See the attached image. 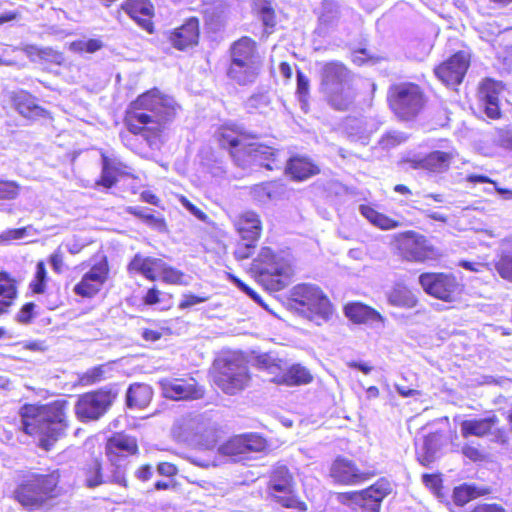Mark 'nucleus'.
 I'll return each instance as SVG.
<instances>
[{"label": "nucleus", "mask_w": 512, "mask_h": 512, "mask_svg": "<svg viewBox=\"0 0 512 512\" xmlns=\"http://www.w3.org/2000/svg\"><path fill=\"white\" fill-rule=\"evenodd\" d=\"M472 512H505L502 506L498 504H480Z\"/></svg>", "instance_id": "64"}, {"label": "nucleus", "mask_w": 512, "mask_h": 512, "mask_svg": "<svg viewBox=\"0 0 512 512\" xmlns=\"http://www.w3.org/2000/svg\"><path fill=\"white\" fill-rule=\"evenodd\" d=\"M406 140V136L402 132H389L382 139L381 144L384 148L396 146Z\"/></svg>", "instance_id": "53"}, {"label": "nucleus", "mask_w": 512, "mask_h": 512, "mask_svg": "<svg viewBox=\"0 0 512 512\" xmlns=\"http://www.w3.org/2000/svg\"><path fill=\"white\" fill-rule=\"evenodd\" d=\"M392 245L396 253L409 262L422 263L436 259L440 255L426 236L415 231L394 235Z\"/></svg>", "instance_id": "10"}, {"label": "nucleus", "mask_w": 512, "mask_h": 512, "mask_svg": "<svg viewBox=\"0 0 512 512\" xmlns=\"http://www.w3.org/2000/svg\"><path fill=\"white\" fill-rule=\"evenodd\" d=\"M118 394V386L110 384L81 395L74 407L77 418L81 421L98 420L110 409Z\"/></svg>", "instance_id": "11"}, {"label": "nucleus", "mask_w": 512, "mask_h": 512, "mask_svg": "<svg viewBox=\"0 0 512 512\" xmlns=\"http://www.w3.org/2000/svg\"><path fill=\"white\" fill-rule=\"evenodd\" d=\"M19 194V185L15 181L0 180V199H15Z\"/></svg>", "instance_id": "50"}, {"label": "nucleus", "mask_w": 512, "mask_h": 512, "mask_svg": "<svg viewBox=\"0 0 512 512\" xmlns=\"http://www.w3.org/2000/svg\"><path fill=\"white\" fill-rule=\"evenodd\" d=\"M152 389L147 384L135 383L130 385L126 394V403L129 408L143 409L152 399Z\"/></svg>", "instance_id": "34"}, {"label": "nucleus", "mask_w": 512, "mask_h": 512, "mask_svg": "<svg viewBox=\"0 0 512 512\" xmlns=\"http://www.w3.org/2000/svg\"><path fill=\"white\" fill-rule=\"evenodd\" d=\"M445 444V439L441 433H431L422 439L420 446H417L416 453L419 462L423 466H428L437 458L438 452Z\"/></svg>", "instance_id": "26"}, {"label": "nucleus", "mask_w": 512, "mask_h": 512, "mask_svg": "<svg viewBox=\"0 0 512 512\" xmlns=\"http://www.w3.org/2000/svg\"><path fill=\"white\" fill-rule=\"evenodd\" d=\"M17 296L15 283L4 272L0 273V314L6 313Z\"/></svg>", "instance_id": "38"}, {"label": "nucleus", "mask_w": 512, "mask_h": 512, "mask_svg": "<svg viewBox=\"0 0 512 512\" xmlns=\"http://www.w3.org/2000/svg\"><path fill=\"white\" fill-rule=\"evenodd\" d=\"M49 262L52 266V269L56 272V273H61L62 272V268H63V256L61 254V252L59 250L55 251L51 256H50V259H49Z\"/></svg>", "instance_id": "62"}, {"label": "nucleus", "mask_w": 512, "mask_h": 512, "mask_svg": "<svg viewBox=\"0 0 512 512\" xmlns=\"http://www.w3.org/2000/svg\"><path fill=\"white\" fill-rule=\"evenodd\" d=\"M331 476L339 483L356 485L369 479L371 475L361 472L352 461L337 459L332 465Z\"/></svg>", "instance_id": "23"}, {"label": "nucleus", "mask_w": 512, "mask_h": 512, "mask_svg": "<svg viewBox=\"0 0 512 512\" xmlns=\"http://www.w3.org/2000/svg\"><path fill=\"white\" fill-rule=\"evenodd\" d=\"M42 48L37 45L27 44L22 47V51L32 61H36L37 58L40 59Z\"/></svg>", "instance_id": "61"}, {"label": "nucleus", "mask_w": 512, "mask_h": 512, "mask_svg": "<svg viewBox=\"0 0 512 512\" xmlns=\"http://www.w3.org/2000/svg\"><path fill=\"white\" fill-rule=\"evenodd\" d=\"M15 105L18 112L26 118H35L44 116L47 111L38 106L34 98L28 93H20L15 98Z\"/></svg>", "instance_id": "37"}, {"label": "nucleus", "mask_w": 512, "mask_h": 512, "mask_svg": "<svg viewBox=\"0 0 512 512\" xmlns=\"http://www.w3.org/2000/svg\"><path fill=\"white\" fill-rule=\"evenodd\" d=\"M137 451L136 439L121 433L109 438L106 444V455L112 465H118L125 457L134 455Z\"/></svg>", "instance_id": "22"}, {"label": "nucleus", "mask_w": 512, "mask_h": 512, "mask_svg": "<svg viewBox=\"0 0 512 512\" xmlns=\"http://www.w3.org/2000/svg\"><path fill=\"white\" fill-rule=\"evenodd\" d=\"M85 482L89 488L97 487L103 483L101 463L98 459H94L86 469Z\"/></svg>", "instance_id": "43"}, {"label": "nucleus", "mask_w": 512, "mask_h": 512, "mask_svg": "<svg viewBox=\"0 0 512 512\" xmlns=\"http://www.w3.org/2000/svg\"><path fill=\"white\" fill-rule=\"evenodd\" d=\"M466 181L469 183H490L494 186V190L504 199L512 200V190L501 188L498 184L485 175L480 174H469L466 177Z\"/></svg>", "instance_id": "45"}, {"label": "nucleus", "mask_w": 512, "mask_h": 512, "mask_svg": "<svg viewBox=\"0 0 512 512\" xmlns=\"http://www.w3.org/2000/svg\"><path fill=\"white\" fill-rule=\"evenodd\" d=\"M59 474L33 475L15 490L16 500L28 510H37L58 495Z\"/></svg>", "instance_id": "8"}, {"label": "nucleus", "mask_w": 512, "mask_h": 512, "mask_svg": "<svg viewBox=\"0 0 512 512\" xmlns=\"http://www.w3.org/2000/svg\"><path fill=\"white\" fill-rule=\"evenodd\" d=\"M222 147H230L231 155L240 166L259 165L268 170L281 169L275 150L269 146L251 142L246 143L244 133L236 129L224 127L219 132Z\"/></svg>", "instance_id": "3"}, {"label": "nucleus", "mask_w": 512, "mask_h": 512, "mask_svg": "<svg viewBox=\"0 0 512 512\" xmlns=\"http://www.w3.org/2000/svg\"><path fill=\"white\" fill-rule=\"evenodd\" d=\"M231 61L260 65L256 43L249 37H242L231 47Z\"/></svg>", "instance_id": "30"}, {"label": "nucleus", "mask_w": 512, "mask_h": 512, "mask_svg": "<svg viewBox=\"0 0 512 512\" xmlns=\"http://www.w3.org/2000/svg\"><path fill=\"white\" fill-rule=\"evenodd\" d=\"M312 380L313 377L310 371L300 364H294L287 368L283 374L271 378L272 382L287 386L305 385Z\"/></svg>", "instance_id": "32"}, {"label": "nucleus", "mask_w": 512, "mask_h": 512, "mask_svg": "<svg viewBox=\"0 0 512 512\" xmlns=\"http://www.w3.org/2000/svg\"><path fill=\"white\" fill-rule=\"evenodd\" d=\"M359 212L365 217L371 224L382 229L391 230L399 227L401 224L399 221L394 220L378 211L369 205H360Z\"/></svg>", "instance_id": "36"}, {"label": "nucleus", "mask_w": 512, "mask_h": 512, "mask_svg": "<svg viewBox=\"0 0 512 512\" xmlns=\"http://www.w3.org/2000/svg\"><path fill=\"white\" fill-rule=\"evenodd\" d=\"M170 42L178 50H184L198 43L199 39V21L191 17L183 25L176 28L170 34Z\"/></svg>", "instance_id": "24"}, {"label": "nucleus", "mask_w": 512, "mask_h": 512, "mask_svg": "<svg viewBox=\"0 0 512 512\" xmlns=\"http://www.w3.org/2000/svg\"><path fill=\"white\" fill-rule=\"evenodd\" d=\"M419 283L427 294L445 302L456 301L462 292V285L452 274L423 273Z\"/></svg>", "instance_id": "14"}, {"label": "nucleus", "mask_w": 512, "mask_h": 512, "mask_svg": "<svg viewBox=\"0 0 512 512\" xmlns=\"http://www.w3.org/2000/svg\"><path fill=\"white\" fill-rule=\"evenodd\" d=\"M285 169L287 174L297 181H303L319 173V168L305 157L291 158Z\"/></svg>", "instance_id": "33"}, {"label": "nucleus", "mask_w": 512, "mask_h": 512, "mask_svg": "<svg viewBox=\"0 0 512 512\" xmlns=\"http://www.w3.org/2000/svg\"><path fill=\"white\" fill-rule=\"evenodd\" d=\"M267 449V442L257 434H243L230 438L218 447V453L230 458L233 462L251 459L253 453Z\"/></svg>", "instance_id": "13"}, {"label": "nucleus", "mask_w": 512, "mask_h": 512, "mask_svg": "<svg viewBox=\"0 0 512 512\" xmlns=\"http://www.w3.org/2000/svg\"><path fill=\"white\" fill-rule=\"evenodd\" d=\"M35 304L32 302L26 303L16 315L19 323L28 324L33 318Z\"/></svg>", "instance_id": "56"}, {"label": "nucleus", "mask_w": 512, "mask_h": 512, "mask_svg": "<svg viewBox=\"0 0 512 512\" xmlns=\"http://www.w3.org/2000/svg\"><path fill=\"white\" fill-rule=\"evenodd\" d=\"M287 305L290 310L312 321L327 320L332 313L328 298L312 284L293 287Z\"/></svg>", "instance_id": "7"}, {"label": "nucleus", "mask_w": 512, "mask_h": 512, "mask_svg": "<svg viewBox=\"0 0 512 512\" xmlns=\"http://www.w3.org/2000/svg\"><path fill=\"white\" fill-rule=\"evenodd\" d=\"M111 370L109 364H102L88 369L80 377L79 381L82 385H93L106 378V374Z\"/></svg>", "instance_id": "40"}, {"label": "nucleus", "mask_w": 512, "mask_h": 512, "mask_svg": "<svg viewBox=\"0 0 512 512\" xmlns=\"http://www.w3.org/2000/svg\"><path fill=\"white\" fill-rule=\"evenodd\" d=\"M175 112V103L171 97L152 90L130 104L126 122L131 133L142 135L152 146L158 134L172 121Z\"/></svg>", "instance_id": "1"}, {"label": "nucleus", "mask_w": 512, "mask_h": 512, "mask_svg": "<svg viewBox=\"0 0 512 512\" xmlns=\"http://www.w3.org/2000/svg\"><path fill=\"white\" fill-rule=\"evenodd\" d=\"M158 384L163 396L173 400L199 399L203 396V391L193 379L163 378Z\"/></svg>", "instance_id": "18"}, {"label": "nucleus", "mask_w": 512, "mask_h": 512, "mask_svg": "<svg viewBox=\"0 0 512 512\" xmlns=\"http://www.w3.org/2000/svg\"><path fill=\"white\" fill-rule=\"evenodd\" d=\"M412 207L414 209H417L418 211H420L422 214H424L429 219H432V220H435L438 222H442V223H446L448 221V217L444 214L434 212L428 208L418 207L417 205H412Z\"/></svg>", "instance_id": "58"}, {"label": "nucleus", "mask_w": 512, "mask_h": 512, "mask_svg": "<svg viewBox=\"0 0 512 512\" xmlns=\"http://www.w3.org/2000/svg\"><path fill=\"white\" fill-rule=\"evenodd\" d=\"M390 492V483L381 479L365 490L351 493L350 498L358 512H379L381 502Z\"/></svg>", "instance_id": "16"}, {"label": "nucleus", "mask_w": 512, "mask_h": 512, "mask_svg": "<svg viewBox=\"0 0 512 512\" xmlns=\"http://www.w3.org/2000/svg\"><path fill=\"white\" fill-rule=\"evenodd\" d=\"M179 202L185 207L192 215H194L197 219L207 222L208 216L199 209L196 205H194L191 201H189L185 196L179 197Z\"/></svg>", "instance_id": "55"}, {"label": "nucleus", "mask_w": 512, "mask_h": 512, "mask_svg": "<svg viewBox=\"0 0 512 512\" xmlns=\"http://www.w3.org/2000/svg\"><path fill=\"white\" fill-rule=\"evenodd\" d=\"M161 276L163 282L168 284L183 285L187 284L184 282V274L163 261V268H160L158 276Z\"/></svg>", "instance_id": "44"}, {"label": "nucleus", "mask_w": 512, "mask_h": 512, "mask_svg": "<svg viewBox=\"0 0 512 512\" xmlns=\"http://www.w3.org/2000/svg\"><path fill=\"white\" fill-rule=\"evenodd\" d=\"M251 269L257 274L258 281L270 291L285 288L293 272L289 261L275 255L269 247L260 250L257 258L253 260Z\"/></svg>", "instance_id": "6"}, {"label": "nucleus", "mask_w": 512, "mask_h": 512, "mask_svg": "<svg viewBox=\"0 0 512 512\" xmlns=\"http://www.w3.org/2000/svg\"><path fill=\"white\" fill-rule=\"evenodd\" d=\"M498 423L499 419L494 414L485 418L464 420L461 423V433L465 438L469 436L483 437L493 434Z\"/></svg>", "instance_id": "31"}, {"label": "nucleus", "mask_w": 512, "mask_h": 512, "mask_svg": "<svg viewBox=\"0 0 512 512\" xmlns=\"http://www.w3.org/2000/svg\"><path fill=\"white\" fill-rule=\"evenodd\" d=\"M255 8L266 28H273L276 25L275 12L269 1L257 0L255 2Z\"/></svg>", "instance_id": "41"}, {"label": "nucleus", "mask_w": 512, "mask_h": 512, "mask_svg": "<svg viewBox=\"0 0 512 512\" xmlns=\"http://www.w3.org/2000/svg\"><path fill=\"white\" fill-rule=\"evenodd\" d=\"M40 60L60 65L63 62L64 58L62 53L50 47H43L40 55Z\"/></svg>", "instance_id": "54"}, {"label": "nucleus", "mask_w": 512, "mask_h": 512, "mask_svg": "<svg viewBox=\"0 0 512 512\" xmlns=\"http://www.w3.org/2000/svg\"><path fill=\"white\" fill-rule=\"evenodd\" d=\"M47 281V271L43 261H39L36 265L34 279L30 287L34 293L41 294L45 291Z\"/></svg>", "instance_id": "46"}, {"label": "nucleus", "mask_w": 512, "mask_h": 512, "mask_svg": "<svg viewBox=\"0 0 512 512\" xmlns=\"http://www.w3.org/2000/svg\"><path fill=\"white\" fill-rule=\"evenodd\" d=\"M253 195L260 202H266L268 200H271L273 197L272 184L262 183L254 186Z\"/></svg>", "instance_id": "52"}, {"label": "nucleus", "mask_w": 512, "mask_h": 512, "mask_svg": "<svg viewBox=\"0 0 512 512\" xmlns=\"http://www.w3.org/2000/svg\"><path fill=\"white\" fill-rule=\"evenodd\" d=\"M256 242L246 241L245 243L238 244L235 249L234 255L239 260H244L252 255Z\"/></svg>", "instance_id": "57"}, {"label": "nucleus", "mask_w": 512, "mask_h": 512, "mask_svg": "<svg viewBox=\"0 0 512 512\" xmlns=\"http://www.w3.org/2000/svg\"><path fill=\"white\" fill-rule=\"evenodd\" d=\"M205 300H206L205 298H202V297H199V296H196L193 294L184 295L183 300L179 304V307L182 309L189 308L196 304H200V303L204 302Z\"/></svg>", "instance_id": "60"}, {"label": "nucleus", "mask_w": 512, "mask_h": 512, "mask_svg": "<svg viewBox=\"0 0 512 512\" xmlns=\"http://www.w3.org/2000/svg\"><path fill=\"white\" fill-rule=\"evenodd\" d=\"M469 67V57L465 52H458L435 69V74L445 85L460 84Z\"/></svg>", "instance_id": "17"}, {"label": "nucleus", "mask_w": 512, "mask_h": 512, "mask_svg": "<svg viewBox=\"0 0 512 512\" xmlns=\"http://www.w3.org/2000/svg\"><path fill=\"white\" fill-rule=\"evenodd\" d=\"M309 90V80L308 78L300 71L297 72V93L300 97H304L308 94Z\"/></svg>", "instance_id": "59"}, {"label": "nucleus", "mask_w": 512, "mask_h": 512, "mask_svg": "<svg viewBox=\"0 0 512 512\" xmlns=\"http://www.w3.org/2000/svg\"><path fill=\"white\" fill-rule=\"evenodd\" d=\"M387 100L391 110L401 120H413L424 108L426 99L419 85L400 82L389 87Z\"/></svg>", "instance_id": "9"}, {"label": "nucleus", "mask_w": 512, "mask_h": 512, "mask_svg": "<svg viewBox=\"0 0 512 512\" xmlns=\"http://www.w3.org/2000/svg\"><path fill=\"white\" fill-rule=\"evenodd\" d=\"M511 249L504 250L501 258L496 264V270L499 275L512 282V240L510 241Z\"/></svg>", "instance_id": "42"}, {"label": "nucleus", "mask_w": 512, "mask_h": 512, "mask_svg": "<svg viewBox=\"0 0 512 512\" xmlns=\"http://www.w3.org/2000/svg\"><path fill=\"white\" fill-rule=\"evenodd\" d=\"M108 272L109 269L106 261L95 264L83 275L81 281L75 285V294L87 298L95 296L106 282Z\"/></svg>", "instance_id": "19"}, {"label": "nucleus", "mask_w": 512, "mask_h": 512, "mask_svg": "<svg viewBox=\"0 0 512 512\" xmlns=\"http://www.w3.org/2000/svg\"><path fill=\"white\" fill-rule=\"evenodd\" d=\"M493 143L503 149L512 151V127L498 129L493 136Z\"/></svg>", "instance_id": "49"}, {"label": "nucleus", "mask_w": 512, "mask_h": 512, "mask_svg": "<svg viewBox=\"0 0 512 512\" xmlns=\"http://www.w3.org/2000/svg\"><path fill=\"white\" fill-rule=\"evenodd\" d=\"M235 227L243 241L256 242L261 234V221L253 211H246L238 216Z\"/></svg>", "instance_id": "27"}, {"label": "nucleus", "mask_w": 512, "mask_h": 512, "mask_svg": "<svg viewBox=\"0 0 512 512\" xmlns=\"http://www.w3.org/2000/svg\"><path fill=\"white\" fill-rule=\"evenodd\" d=\"M321 90L335 110H349L356 98L352 73L340 62L326 63L321 73Z\"/></svg>", "instance_id": "4"}, {"label": "nucleus", "mask_w": 512, "mask_h": 512, "mask_svg": "<svg viewBox=\"0 0 512 512\" xmlns=\"http://www.w3.org/2000/svg\"><path fill=\"white\" fill-rule=\"evenodd\" d=\"M128 212L143 219L144 222L153 228L158 230H162L165 228L164 219L154 216L153 214L147 213L146 209H141L137 207H130Z\"/></svg>", "instance_id": "48"}, {"label": "nucleus", "mask_w": 512, "mask_h": 512, "mask_svg": "<svg viewBox=\"0 0 512 512\" xmlns=\"http://www.w3.org/2000/svg\"><path fill=\"white\" fill-rule=\"evenodd\" d=\"M477 495L478 493L476 492V489L474 487L469 485H462L454 489L453 500L456 505L464 506L470 500L474 499Z\"/></svg>", "instance_id": "47"}, {"label": "nucleus", "mask_w": 512, "mask_h": 512, "mask_svg": "<svg viewBox=\"0 0 512 512\" xmlns=\"http://www.w3.org/2000/svg\"><path fill=\"white\" fill-rule=\"evenodd\" d=\"M23 431L38 439L39 446L50 450L68 428L66 404H26L20 409Z\"/></svg>", "instance_id": "2"}, {"label": "nucleus", "mask_w": 512, "mask_h": 512, "mask_svg": "<svg viewBox=\"0 0 512 512\" xmlns=\"http://www.w3.org/2000/svg\"><path fill=\"white\" fill-rule=\"evenodd\" d=\"M462 453L472 461L480 460L482 457L481 452L476 447L470 445H464Z\"/></svg>", "instance_id": "63"}, {"label": "nucleus", "mask_w": 512, "mask_h": 512, "mask_svg": "<svg viewBox=\"0 0 512 512\" xmlns=\"http://www.w3.org/2000/svg\"><path fill=\"white\" fill-rule=\"evenodd\" d=\"M123 10L140 26L151 32L152 23L150 17L153 13V5L149 0H126L122 5Z\"/></svg>", "instance_id": "29"}, {"label": "nucleus", "mask_w": 512, "mask_h": 512, "mask_svg": "<svg viewBox=\"0 0 512 512\" xmlns=\"http://www.w3.org/2000/svg\"><path fill=\"white\" fill-rule=\"evenodd\" d=\"M388 301L391 305L403 308H413L417 304V298L414 293L403 285H396L388 295Z\"/></svg>", "instance_id": "39"}, {"label": "nucleus", "mask_w": 512, "mask_h": 512, "mask_svg": "<svg viewBox=\"0 0 512 512\" xmlns=\"http://www.w3.org/2000/svg\"><path fill=\"white\" fill-rule=\"evenodd\" d=\"M345 315L356 324H364L373 329H382L385 318L372 307L360 302L348 303L344 308Z\"/></svg>", "instance_id": "21"}, {"label": "nucleus", "mask_w": 512, "mask_h": 512, "mask_svg": "<svg viewBox=\"0 0 512 512\" xmlns=\"http://www.w3.org/2000/svg\"><path fill=\"white\" fill-rule=\"evenodd\" d=\"M116 182V178L113 174L112 169L109 166L108 158L103 157V168H102V174L100 177V180L97 182V184L102 185L106 188L112 187Z\"/></svg>", "instance_id": "51"}, {"label": "nucleus", "mask_w": 512, "mask_h": 512, "mask_svg": "<svg viewBox=\"0 0 512 512\" xmlns=\"http://www.w3.org/2000/svg\"><path fill=\"white\" fill-rule=\"evenodd\" d=\"M215 383L227 394L242 390L249 381L248 368L243 359L232 355L215 362Z\"/></svg>", "instance_id": "12"}, {"label": "nucleus", "mask_w": 512, "mask_h": 512, "mask_svg": "<svg viewBox=\"0 0 512 512\" xmlns=\"http://www.w3.org/2000/svg\"><path fill=\"white\" fill-rule=\"evenodd\" d=\"M160 268H163V260L155 257H144L140 253L135 254L128 264V271L141 274L146 279L155 281L158 278Z\"/></svg>", "instance_id": "28"}, {"label": "nucleus", "mask_w": 512, "mask_h": 512, "mask_svg": "<svg viewBox=\"0 0 512 512\" xmlns=\"http://www.w3.org/2000/svg\"><path fill=\"white\" fill-rule=\"evenodd\" d=\"M269 488L271 494L279 499V502L286 507H292L294 500L287 497L292 493V476L286 466L280 465L273 469Z\"/></svg>", "instance_id": "20"}, {"label": "nucleus", "mask_w": 512, "mask_h": 512, "mask_svg": "<svg viewBox=\"0 0 512 512\" xmlns=\"http://www.w3.org/2000/svg\"><path fill=\"white\" fill-rule=\"evenodd\" d=\"M502 89L503 86L500 82L491 79L484 81L480 87L479 97L484 111L489 118L496 119L500 117L498 95Z\"/></svg>", "instance_id": "25"}, {"label": "nucleus", "mask_w": 512, "mask_h": 512, "mask_svg": "<svg viewBox=\"0 0 512 512\" xmlns=\"http://www.w3.org/2000/svg\"><path fill=\"white\" fill-rule=\"evenodd\" d=\"M172 434L180 442L197 445L203 449L216 446L218 435L215 424L205 415L190 413L177 418Z\"/></svg>", "instance_id": "5"}, {"label": "nucleus", "mask_w": 512, "mask_h": 512, "mask_svg": "<svg viewBox=\"0 0 512 512\" xmlns=\"http://www.w3.org/2000/svg\"><path fill=\"white\" fill-rule=\"evenodd\" d=\"M260 65H250L231 61L227 70L230 79L240 85H246L255 81L258 76Z\"/></svg>", "instance_id": "35"}, {"label": "nucleus", "mask_w": 512, "mask_h": 512, "mask_svg": "<svg viewBox=\"0 0 512 512\" xmlns=\"http://www.w3.org/2000/svg\"><path fill=\"white\" fill-rule=\"evenodd\" d=\"M444 150H435L429 154H412L404 159L410 168L423 169L433 173H444L449 170L452 162L457 156V151L451 146H441Z\"/></svg>", "instance_id": "15"}]
</instances>
